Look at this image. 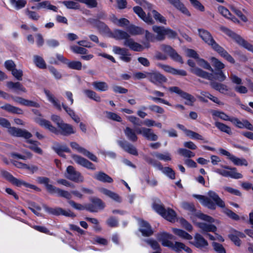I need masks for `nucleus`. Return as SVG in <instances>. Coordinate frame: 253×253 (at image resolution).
<instances>
[{
    "label": "nucleus",
    "mask_w": 253,
    "mask_h": 253,
    "mask_svg": "<svg viewBox=\"0 0 253 253\" xmlns=\"http://www.w3.org/2000/svg\"><path fill=\"white\" fill-rule=\"evenodd\" d=\"M0 108L12 114L18 115L23 114V111L21 108L12 106L8 103L5 104L1 106Z\"/></svg>",
    "instance_id": "25"
},
{
    "label": "nucleus",
    "mask_w": 253,
    "mask_h": 253,
    "mask_svg": "<svg viewBox=\"0 0 253 253\" xmlns=\"http://www.w3.org/2000/svg\"><path fill=\"white\" fill-rule=\"evenodd\" d=\"M185 245L183 243L179 242H175L174 244L171 242L170 246H168V247L171 248L176 252H179L181 249H183Z\"/></svg>",
    "instance_id": "60"
},
{
    "label": "nucleus",
    "mask_w": 253,
    "mask_h": 253,
    "mask_svg": "<svg viewBox=\"0 0 253 253\" xmlns=\"http://www.w3.org/2000/svg\"><path fill=\"white\" fill-rule=\"evenodd\" d=\"M175 8L181 11L182 13L188 16H190L191 14L188 9L184 6V4L181 2V0H167Z\"/></svg>",
    "instance_id": "20"
},
{
    "label": "nucleus",
    "mask_w": 253,
    "mask_h": 253,
    "mask_svg": "<svg viewBox=\"0 0 253 253\" xmlns=\"http://www.w3.org/2000/svg\"><path fill=\"white\" fill-rule=\"evenodd\" d=\"M173 232L176 235L178 236L179 237L182 238L183 239H186V240H192V236L187 233L186 232L184 231V230L177 229V228H173L172 229Z\"/></svg>",
    "instance_id": "39"
},
{
    "label": "nucleus",
    "mask_w": 253,
    "mask_h": 253,
    "mask_svg": "<svg viewBox=\"0 0 253 253\" xmlns=\"http://www.w3.org/2000/svg\"><path fill=\"white\" fill-rule=\"evenodd\" d=\"M85 94L89 98L93 99L97 102H100L101 98L97 95L94 91L89 89H85L84 91Z\"/></svg>",
    "instance_id": "45"
},
{
    "label": "nucleus",
    "mask_w": 253,
    "mask_h": 253,
    "mask_svg": "<svg viewBox=\"0 0 253 253\" xmlns=\"http://www.w3.org/2000/svg\"><path fill=\"white\" fill-rule=\"evenodd\" d=\"M118 143L120 146L127 153L134 156H138V153L137 149L129 142L126 140H119Z\"/></svg>",
    "instance_id": "16"
},
{
    "label": "nucleus",
    "mask_w": 253,
    "mask_h": 253,
    "mask_svg": "<svg viewBox=\"0 0 253 253\" xmlns=\"http://www.w3.org/2000/svg\"><path fill=\"white\" fill-rule=\"evenodd\" d=\"M197 226L201 230L202 233L209 232H215L217 230L216 227L212 224H208L205 222H199L197 224Z\"/></svg>",
    "instance_id": "22"
},
{
    "label": "nucleus",
    "mask_w": 253,
    "mask_h": 253,
    "mask_svg": "<svg viewBox=\"0 0 253 253\" xmlns=\"http://www.w3.org/2000/svg\"><path fill=\"white\" fill-rule=\"evenodd\" d=\"M70 145L72 148L77 150L80 153L83 154L84 156L87 157L90 160L97 162L98 159L97 157L92 153L86 150L83 147H81L78 143L72 142L70 143Z\"/></svg>",
    "instance_id": "13"
},
{
    "label": "nucleus",
    "mask_w": 253,
    "mask_h": 253,
    "mask_svg": "<svg viewBox=\"0 0 253 253\" xmlns=\"http://www.w3.org/2000/svg\"><path fill=\"white\" fill-rule=\"evenodd\" d=\"M212 246L217 253H226L225 249L221 244L213 242L212 243Z\"/></svg>",
    "instance_id": "64"
},
{
    "label": "nucleus",
    "mask_w": 253,
    "mask_h": 253,
    "mask_svg": "<svg viewBox=\"0 0 253 253\" xmlns=\"http://www.w3.org/2000/svg\"><path fill=\"white\" fill-rule=\"evenodd\" d=\"M128 31L131 34L133 35H139L142 34L143 29L140 27L131 25L129 27Z\"/></svg>",
    "instance_id": "62"
},
{
    "label": "nucleus",
    "mask_w": 253,
    "mask_h": 253,
    "mask_svg": "<svg viewBox=\"0 0 253 253\" xmlns=\"http://www.w3.org/2000/svg\"><path fill=\"white\" fill-rule=\"evenodd\" d=\"M13 165L18 168L25 169L31 171L33 173L36 171L38 169V168L35 166H32L30 167L26 164L22 163L21 162H14Z\"/></svg>",
    "instance_id": "40"
},
{
    "label": "nucleus",
    "mask_w": 253,
    "mask_h": 253,
    "mask_svg": "<svg viewBox=\"0 0 253 253\" xmlns=\"http://www.w3.org/2000/svg\"><path fill=\"white\" fill-rule=\"evenodd\" d=\"M44 92L46 94L48 100L53 104V105L59 110H61V107L59 103L58 100L56 99L53 95L48 90L44 89Z\"/></svg>",
    "instance_id": "37"
},
{
    "label": "nucleus",
    "mask_w": 253,
    "mask_h": 253,
    "mask_svg": "<svg viewBox=\"0 0 253 253\" xmlns=\"http://www.w3.org/2000/svg\"><path fill=\"white\" fill-rule=\"evenodd\" d=\"M73 158L74 161L77 164L82 166L83 167L92 170L95 169V167L94 165L87 159L78 155H75L73 157Z\"/></svg>",
    "instance_id": "19"
},
{
    "label": "nucleus",
    "mask_w": 253,
    "mask_h": 253,
    "mask_svg": "<svg viewBox=\"0 0 253 253\" xmlns=\"http://www.w3.org/2000/svg\"><path fill=\"white\" fill-rule=\"evenodd\" d=\"M220 29L228 36L232 38L240 45L242 46L246 41L243 39L240 35L236 34L229 29L225 27H221Z\"/></svg>",
    "instance_id": "17"
},
{
    "label": "nucleus",
    "mask_w": 253,
    "mask_h": 253,
    "mask_svg": "<svg viewBox=\"0 0 253 253\" xmlns=\"http://www.w3.org/2000/svg\"><path fill=\"white\" fill-rule=\"evenodd\" d=\"M39 124L42 126H44L45 128L48 129L50 131L54 133L55 134H62L63 133V130H62L60 128L57 129L51 124V123L49 121L46 120L45 119L40 120L39 122Z\"/></svg>",
    "instance_id": "23"
},
{
    "label": "nucleus",
    "mask_w": 253,
    "mask_h": 253,
    "mask_svg": "<svg viewBox=\"0 0 253 253\" xmlns=\"http://www.w3.org/2000/svg\"><path fill=\"white\" fill-rule=\"evenodd\" d=\"M124 45L129 47L130 49L135 51H142L144 49L142 45L135 42L131 38L125 41Z\"/></svg>",
    "instance_id": "21"
},
{
    "label": "nucleus",
    "mask_w": 253,
    "mask_h": 253,
    "mask_svg": "<svg viewBox=\"0 0 253 253\" xmlns=\"http://www.w3.org/2000/svg\"><path fill=\"white\" fill-rule=\"evenodd\" d=\"M217 53H218L222 57L224 58L228 62L234 64L235 62L234 58L226 51L222 47L219 45L214 50Z\"/></svg>",
    "instance_id": "28"
},
{
    "label": "nucleus",
    "mask_w": 253,
    "mask_h": 253,
    "mask_svg": "<svg viewBox=\"0 0 253 253\" xmlns=\"http://www.w3.org/2000/svg\"><path fill=\"white\" fill-rule=\"evenodd\" d=\"M199 35L200 38L214 50L219 44L213 39L211 34L206 30L198 29Z\"/></svg>",
    "instance_id": "5"
},
{
    "label": "nucleus",
    "mask_w": 253,
    "mask_h": 253,
    "mask_svg": "<svg viewBox=\"0 0 253 253\" xmlns=\"http://www.w3.org/2000/svg\"><path fill=\"white\" fill-rule=\"evenodd\" d=\"M26 14L28 16L29 18L35 20H38L40 16L35 11L30 10L28 9H27L25 11Z\"/></svg>",
    "instance_id": "61"
},
{
    "label": "nucleus",
    "mask_w": 253,
    "mask_h": 253,
    "mask_svg": "<svg viewBox=\"0 0 253 253\" xmlns=\"http://www.w3.org/2000/svg\"><path fill=\"white\" fill-rule=\"evenodd\" d=\"M38 181L41 184L45 185L47 191L51 194H57L60 197H63V191L60 189L51 184H48L49 179L46 177H38Z\"/></svg>",
    "instance_id": "6"
},
{
    "label": "nucleus",
    "mask_w": 253,
    "mask_h": 253,
    "mask_svg": "<svg viewBox=\"0 0 253 253\" xmlns=\"http://www.w3.org/2000/svg\"><path fill=\"white\" fill-rule=\"evenodd\" d=\"M191 72L198 77L209 80H212V76H214L213 78L215 80L220 82H223L226 78V76L221 70L213 71L212 72V73H209L198 67H195L191 69Z\"/></svg>",
    "instance_id": "3"
},
{
    "label": "nucleus",
    "mask_w": 253,
    "mask_h": 253,
    "mask_svg": "<svg viewBox=\"0 0 253 253\" xmlns=\"http://www.w3.org/2000/svg\"><path fill=\"white\" fill-rule=\"evenodd\" d=\"M162 172L165 174L168 177L171 179H174L175 178V172L174 170L169 167H163L162 166V169H159Z\"/></svg>",
    "instance_id": "46"
},
{
    "label": "nucleus",
    "mask_w": 253,
    "mask_h": 253,
    "mask_svg": "<svg viewBox=\"0 0 253 253\" xmlns=\"http://www.w3.org/2000/svg\"><path fill=\"white\" fill-rule=\"evenodd\" d=\"M148 80L152 83L159 85L166 83L168 81L167 78L160 72L156 71H152L149 72L148 75Z\"/></svg>",
    "instance_id": "8"
},
{
    "label": "nucleus",
    "mask_w": 253,
    "mask_h": 253,
    "mask_svg": "<svg viewBox=\"0 0 253 253\" xmlns=\"http://www.w3.org/2000/svg\"><path fill=\"white\" fill-rule=\"evenodd\" d=\"M191 243L197 248L203 251H207L209 246L208 241L199 233L195 234L194 237V241Z\"/></svg>",
    "instance_id": "9"
},
{
    "label": "nucleus",
    "mask_w": 253,
    "mask_h": 253,
    "mask_svg": "<svg viewBox=\"0 0 253 253\" xmlns=\"http://www.w3.org/2000/svg\"><path fill=\"white\" fill-rule=\"evenodd\" d=\"M124 133L128 140L132 142L137 141L138 137L136 135V131L129 127H126L124 129Z\"/></svg>",
    "instance_id": "29"
},
{
    "label": "nucleus",
    "mask_w": 253,
    "mask_h": 253,
    "mask_svg": "<svg viewBox=\"0 0 253 253\" xmlns=\"http://www.w3.org/2000/svg\"><path fill=\"white\" fill-rule=\"evenodd\" d=\"M211 60L212 63V65L215 69V71L221 70V69L225 67L224 64L215 57H211Z\"/></svg>",
    "instance_id": "49"
},
{
    "label": "nucleus",
    "mask_w": 253,
    "mask_h": 253,
    "mask_svg": "<svg viewBox=\"0 0 253 253\" xmlns=\"http://www.w3.org/2000/svg\"><path fill=\"white\" fill-rule=\"evenodd\" d=\"M177 152L180 155L186 158H190L195 156L194 153L185 148L178 149Z\"/></svg>",
    "instance_id": "51"
},
{
    "label": "nucleus",
    "mask_w": 253,
    "mask_h": 253,
    "mask_svg": "<svg viewBox=\"0 0 253 253\" xmlns=\"http://www.w3.org/2000/svg\"><path fill=\"white\" fill-rule=\"evenodd\" d=\"M210 85L212 88L222 94H225V92H227L229 90L228 87L226 85L214 81L210 83Z\"/></svg>",
    "instance_id": "26"
},
{
    "label": "nucleus",
    "mask_w": 253,
    "mask_h": 253,
    "mask_svg": "<svg viewBox=\"0 0 253 253\" xmlns=\"http://www.w3.org/2000/svg\"><path fill=\"white\" fill-rule=\"evenodd\" d=\"M10 182L12 184H14V185H16V186H18V187H20L22 185H24L26 187H28V188H30L31 189H33L36 190L37 191H40V188H39L38 187H37L35 185L29 184L28 183H27V182H26L24 181H23L22 180H20V179H17V178H16L14 177V178H13V179L11 180V181Z\"/></svg>",
    "instance_id": "27"
},
{
    "label": "nucleus",
    "mask_w": 253,
    "mask_h": 253,
    "mask_svg": "<svg viewBox=\"0 0 253 253\" xmlns=\"http://www.w3.org/2000/svg\"><path fill=\"white\" fill-rule=\"evenodd\" d=\"M152 15L155 19L157 21H158L160 23L166 24V19L165 18L162 16L160 13H159L158 11L155 10H153L152 11Z\"/></svg>",
    "instance_id": "59"
},
{
    "label": "nucleus",
    "mask_w": 253,
    "mask_h": 253,
    "mask_svg": "<svg viewBox=\"0 0 253 253\" xmlns=\"http://www.w3.org/2000/svg\"><path fill=\"white\" fill-rule=\"evenodd\" d=\"M36 7L37 9L47 8V9L52 10L54 11H57V7L54 5H51L48 1H44L38 3Z\"/></svg>",
    "instance_id": "36"
},
{
    "label": "nucleus",
    "mask_w": 253,
    "mask_h": 253,
    "mask_svg": "<svg viewBox=\"0 0 253 253\" xmlns=\"http://www.w3.org/2000/svg\"><path fill=\"white\" fill-rule=\"evenodd\" d=\"M64 64H66L69 68L77 70H80L82 67V63L80 61H70L65 58H64Z\"/></svg>",
    "instance_id": "35"
},
{
    "label": "nucleus",
    "mask_w": 253,
    "mask_h": 253,
    "mask_svg": "<svg viewBox=\"0 0 253 253\" xmlns=\"http://www.w3.org/2000/svg\"><path fill=\"white\" fill-rule=\"evenodd\" d=\"M66 172V177L68 179L77 183L83 182L84 181L83 176L80 172L76 170L73 166H68Z\"/></svg>",
    "instance_id": "7"
},
{
    "label": "nucleus",
    "mask_w": 253,
    "mask_h": 253,
    "mask_svg": "<svg viewBox=\"0 0 253 253\" xmlns=\"http://www.w3.org/2000/svg\"><path fill=\"white\" fill-rule=\"evenodd\" d=\"M51 120L57 125L58 128L63 131L62 120L61 117L57 115H52L51 116Z\"/></svg>",
    "instance_id": "58"
},
{
    "label": "nucleus",
    "mask_w": 253,
    "mask_h": 253,
    "mask_svg": "<svg viewBox=\"0 0 253 253\" xmlns=\"http://www.w3.org/2000/svg\"><path fill=\"white\" fill-rule=\"evenodd\" d=\"M144 241L149 245L151 248L156 251H162L160 245L158 241L153 239H146Z\"/></svg>",
    "instance_id": "38"
},
{
    "label": "nucleus",
    "mask_w": 253,
    "mask_h": 253,
    "mask_svg": "<svg viewBox=\"0 0 253 253\" xmlns=\"http://www.w3.org/2000/svg\"><path fill=\"white\" fill-rule=\"evenodd\" d=\"M138 221L140 226L139 231L144 237H150L154 233V231L150 224L142 219L138 218Z\"/></svg>",
    "instance_id": "11"
},
{
    "label": "nucleus",
    "mask_w": 253,
    "mask_h": 253,
    "mask_svg": "<svg viewBox=\"0 0 253 253\" xmlns=\"http://www.w3.org/2000/svg\"><path fill=\"white\" fill-rule=\"evenodd\" d=\"M201 94L207 97V98H209L210 100H211L213 102L218 104L219 105H224V103L220 101L218 98L215 96H213L210 93L206 91H201Z\"/></svg>",
    "instance_id": "54"
},
{
    "label": "nucleus",
    "mask_w": 253,
    "mask_h": 253,
    "mask_svg": "<svg viewBox=\"0 0 253 253\" xmlns=\"http://www.w3.org/2000/svg\"><path fill=\"white\" fill-rule=\"evenodd\" d=\"M167 220L171 222H175L176 217V213L174 210L171 209H166L165 211L162 216Z\"/></svg>",
    "instance_id": "32"
},
{
    "label": "nucleus",
    "mask_w": 253,
    "mask_h": 253,
    "mask_svg": "<svg viewBox=\"0 0 253 253\" xmlns=\"http://www.w3.org/2000/svg\"><path fill=\"white\" fill-rule=\"evenodd\" d=\"M94 177L97 180L103 183H111L113 179L108 174L103 171H99L94 174Z\"/></svg>",
    "instance_id": "24"
},
{
    "label": "nucleus",
    "mask_w": 253,
    "mask_h": 253,
    "mask_svg": "<svg viewBox=\"0 0 253 253\" xmlns=\"http://www.w3.org/2000/svg\"><path fill=\"white\" fill-rule=\"evenodd\" d=\"M153 31L157 33V35L156 39L159 41H163L165 39V28L163 26H153L152 27Z\"/></svg>",
    "instance_id": "31"
},
{
    "label": "nucleus",
    "mask_w": 253,
    "mask_h": 253,
    "mask_svg": "<svg viewBox=\"0 0 253 253\" xmlns=\"http://www.w3.org/2000/svg\"><path fill=\"white\" fill-rule=\"evenodd\" d=\"M6 86L9 89L19 90L24 92H26L27 91L25 87H24L23 85L18 82L16 83H14L11 81L8 82L6 83Z\"/></svg>",
    "instance_id": "34"
},
{
    "label": "nucleus",
    "mask_w": 253,
    "mask_h": 253,
    "mask_svg": "<svg viewBox=\"0 0 253 253\" xmlns=\"http://www.w3.org/2000/svg\"><path fill=\"white\" fill-rule=\"evenodd\" d=\"M134 12L138 15L144 21L148 24L152 25L154 24L155 22L152 18L149 15H146L145 12L143 10L142 8L139 6H136L133 8Z\"/></svg>",
    "instance_id": "18"
},
{
    "label": "nucleus",
    "mask_w": 253,
    "mask_h": 253,
    "mask_svg": "<svg viewBox=\"0 0 253 253\" xmlns=\"http://www.w3.org/2000/svg\"><path fill=\"white\" fill-rule=\"evenodd\" d=\"M96 28L101 34H108L110 32L109 27L104 22L100 21Z\"/></svg>",
    "instance_id": "52"
},
{
    "label": "nucleus",
    "mask_w": 253,
    "mask_h": 253,
    "mask_svg": "<svg viewBox=\"0 0 253 253\" xmlns=\"http://www.w3.org/2000/svg\"><path fill=\"white\" fill-rule=\"evenodd\" d=\"M92 204H87V211L90 212H96L98 210H103L105 207V204L103 201L98 198H93L91 199Z\"/></svg>",
    "instance_id": "10"
},
{
    "label": "nucleus",
    "mask_w": 253,
    "mask_h": 253,
    "mask_svg": "<svg viewBox=\"0 0 253 253\" xmlns=\"http://www.w3.org/2000/svg\"><path fill=\"white\" fill-rule=\"evenodd\" d=\"M113 51L117 54H119L121 56L124 55H131L127 49L125 48H121L120 47L115 46L113 47Z\"/></svg>",
    "instance_id": "50"
},
{
    "label": "nucleus",
    "mask_w": 253,
    "mask_h": 253,
    "mask_svg": "<svg viewBox=\"0 0 253 253\" xmlns=\"http://www.w3.org/2000/svg\"><path fill=\"white\" fill-rule=\"evenodd\" d=\"M71 49L75 53L85 54L87 53V50L85 48L78 46L77 45H73L70 47Z\"/></svg>",
    "instance_id": "63"
},
{
    "label": "nucleus",
    "mask_w": 253,
    "mask_h": 253,
    "mask_svg": "<svg viewBox=\"0 0 253 253\" xmlns=\"http://www.w3.org/2000/svg\"><path fill=\"white\" fill-rule=\"evenodd\" d=\"M100 192L118 203H121L122 201L121 197L118 194L108 189L101 188L100 189Z\"/></svg>",
    "instance_id": "30"
},
{
    "label": "nucleus",
    "mask_w": 253,
    "mask_h": 253,
    "mask_svg": "<svg viewBox=\"0 0 253 253\" xmlns=\"http://www.w3.org/2000/svg\"><path fill=\"white\" fill-rule=\"evenodd\" d=\"M34 61L36 65L40 68L44 69L46 68V64L43 58L38 55H35Z\"/></svg>",
    "instance_id": "48"
},
{
    "label": "nucleus",
    "mask_w": 253,
    "mask_h": 253,
    "mask_svg": "<svg viewBox=\"0 0 253 253\" xmlns=\"http://www.w3.org/2000/svg\"><path fill=\"white\" fill-rule=\"evenodd\" d=\"M169 90L171 92H174L178 94L182 98L189 101L191 103H194L196 101L195 98L193 95L183 91L177 86L170 87L169 88Z\"/></svg>",
    "instance_id": "15"
},
{
    "label": "nucleus",
    "mask_w": 253,
    "mask_h": 253,
    "mask_svg": "<svg viewBox=\"0 0 253 253\" xmlns=\"http://www.w3.org/2000/svg\"><path fill=\"white\" fill-rule=\"evenodd\" d=\"M228 237L237 246H240L241 241L237 235L234 233V229H231Z\"/></svg>",
    "instance_id": "56"
},
{
    "label": "nucleus",
    "mask_w": 253,
    "mask_h": 253,
    "mask_svg": "<svg viewBox=\"0 0 253 253\" xmlns=\"http://www.w3.org/2000/svg\"><path fill=\"white\" fill-rule=\"evenodd\" d=\"M215 125L220 131L229 135L232 134V132L231 128L228 126L220 122H216Z\"/></svg>",
    "instance_id": "44"
},
{
    "label": "nucleus",
    "mask_w": 253,
    "mask_h": 253,
    "mask_svg": "<svg viewBox=\"0 0 253 253\" xmlns=\"http://www.w3.org/2000/svg\"><path fill=\"white\" fill-rule=\"evenodd\" d=\"M113 38L118 40L130 39L129 35L124 31L121 30H116L113 34Z\"/></svg>",
    "instance_id": "33"
},
{
    "label": "nucleus",
    "mask_w": 253,
    "mask_h": 253,
    "mask_svg": "<svg viewBox=\"0 0 253 253\" xmlns=\"http://www.w3.org/2000/svg\"><path fill=\"white\" fill-rule=\"evenodd\" d=\"M230 160L234 163L236 166H247L248 165V162L245 159L239 158L236 156L233 155L230 158Z\"/></svg>",
    "instance_id": "43"
},
{
    "label": "nucleus",
    "mask_w": 253,
    "mask_h": 253,
    "mask_svg": "<svg viewBox=\"0 0 253 253\" xmlns=\"http://www.w3.org/2000/svg\"><path fill=\"white\" fill-rule=\"evenodd\" d=\"M94 88L97 90L104 91L108 89V85L104 82H94L92 83Z\"/></svg>",
    "instance_id": "41"
},
{
    "label": "nucleus",
    "mask_w": 253,
    "mask_h": 253,
    "mask_svg": "<svg viewBox=\"0 0 253 253\" xmlns=\"http://www.w3.org/2000/svg\"><path fill=\"white\" fill-rule=\"evenodd\" d=\"M197 62L198 64L203 68L208 70L211 72H213V70L210 65V64L208 62V61H206L205 59L202 58H200L197 60Z\"/></svg>",
    "instance_id": "57"
},
{
    "label": "nucleus",
    "mask_w": 253,
    "mask_h": 253,
    "mask_svg": "<svg viewBox=\"0 0 253 253\" xmlns=\"http://www.w3.org/2000/svg\"><path fill=\"white\" fill-rule=\"evenodd\" d=\"M137 133L141 134L143 137L150 141H156L158 137L155 134L152 129L147 127H141L136 129Z\"/></svg>",
    "instance_id": "14"
},
{
    "label": "nucleus",
    "mask_w": 253,
    "mask_h": 253,
    "mask_svg": "<svg viewBox=\"0 0 253 253\" xmlns=\"http://www.w3.org/2000/svg\"><path fill=\"white\" fill-rule=\"evenodd\" d=\"M151 155L160 160H164L165 161H170L171 159L169 154L168 153L164 154L158 152H154L151 153Z\"/></svg>",
    "instance_id": "53"
},
{
    "label": "nucleus",
    "mask_w": 253,
    "mask_h": 253,
    "mask_svg": "<svg viewBox=\"0 0 253 253\" xmlns=\"http://www.w3.org/2000/svg\"><path fill=\"white\" fill-rule=\"evenodd\" d=\"M143 159L148 164L151 165L154 167H156L159 169L162 168V165H161V163L147 155H144Z\"/></svg>",
    "instance_id": "42"
},
{
    "label": "nucleus",
    "mask_w": 253,
    "mask_h": 253,
    "mask_svg": "<svg viewBox=\"0 0 253 253\" xmlns=\"http://www.w3.org/2000/svg\"><path fill=\"white\" fill-rule=\"evenodd\" d=\"M0 126L8 128V132L13 136L23 137L25 139L30 138L32 136V134L26 129L11 127L9 121L5 118H0Z\"/></svg>",
    "instance_id": "2"
},
{
    "label": "nucleus",
    "mask_w": 253,
    "mask_h": 253,
    "mask_svg": "<svg viewBox=\"0 0 253 253\" xmlns=\"http://www.w3.org/2000/svg\"><path fill=\"white\" fill-rule=\"evenodd\" d=\"M10 3L15 9H20L24 7L27 3L25 0H9Z\"/></svg>",
    "instance_id": "47"
},
{
    "label": "nucleus",
    "mask_w": 253,
    "mask_h": 253,
    "mask_svg": "<svg viewBox=\"0 0 253 253\" xmlns=\"http://www.w3.org/2000/svg\"><path fill=\"white\" fill-rule=\"evenodd\" d=\"M221 167L225 169H217L216 172L224 177H230L234 179H240L243 177V175L238 172L237 169L235 167H231L228 166L222 165Z\"/></svg>",
    "instance_id": "4"
},
{
    "label": "nucleus",
    "mask_w": 253,
    "mask_h": 253,
    "mask_svg": "<svg viewBox=\"0 0 253 253\" xmlns=\"http://www.w3.org/2000/svg\"><path fill=\"white\" fill-rule=\"evenodd\" d=\"M212 115L213 116L220 118L221 119L224 121H229L231 122L232 119H230L229 117L223 112L213 110L212 111Z\"/></svg>",
    "instance_id": "55"
},
{
    "label": "nucleus",
    "mask_w": 253,
    "mask_h": 253,
    "mask_svg": "<svg viewBox=\"0 0 253 253\" xmlns=\"http://www.w3.org/2000/svg\"><path fill=\"white\" fill-rule=\"evenodd\" d=\"M208 197L200 195H193V197L198 199L201 203L210 210H215L216 206L223 209L225 208L224 202L217 194L213 191H209Z\"/></svg>",
    "instance_id": "1"
},
{
    "label": "nucleus",
    "mask_w": 253,
    "mask_h": 253,
    "mask_svg": "<svg viewBox=\"0 0 253 253\" xmlns=\"http://www.w3.org/2000/svg\"><path fill=\"white\" fill-rule=\"evenodd\" d=\"M156 237L158 241L161 242L164 247L170 246L171 242L169 240H175V237L170 234L166 232H160L156 234Z\"/></svg>",
    "instance_id": "12"
}]
</instances>
